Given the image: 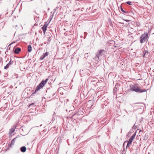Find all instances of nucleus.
I'll list each match as a JSON object with an SVG mask.
<instances>
[{
  "label": "nucleus",
  "mask_w": 154,
  "mask_h": 154,
  "mask_svg": "<svg viewBox=\"0 0 154 154\" xmlns=\"http://www.w3.org/2000/svg\"><path fill=\"white\" fill-rule=\"evenodd\" d=\"M141 131V130H140V131H139V132H140Z\"/></svg>",
  "instance_id": "obj_19"
},
{
  "label": "nucleus",
  "mask_w": 154,
  "mask_h": 154,
  "mask_svg": "<svg viewBox=\"0 0 154 154\" xmlns=\"http://www.w3.org/2000/svg\"><path fill=\"white\" fill-rule=\"evenodd\" d=\"M48 25V23L47 22H45V24L42 28V29L43 31L44 34H45V33L46 31L47 30V28Z\"/></svg>",
  "instance_id": "obj_5"
},
{
  "label": "nucleus",
  "mask_w": 154,
  "mask_h": 154,
  "mask_svg": "<svg viewBox=\"0 0 154 154\" xmlns=\"http://www.w3.org/2000/svg\"><path fill=\"white\" fill-rule=\"evenodd\" d=\"M9 65H10V63H8L4 67V68L5 69H8L9 66Z\"/></svg>",
  "instance_id": "obj_10"
},
{
  "label": "nucleus",
  "mask_w": 154,
  "mask_h": 154,
  "mask_svg": "<svg viewBox=\"0 0 154 154\" xmlns=\"http://www.w3.org/2000/svg\"><path fill=\"white\" fill-rule=\"evenodd\" d=\"M48 79H46L45 80L42 81L38 85L35 90V92L32 94H35L37 91H38L39 89L43 88V87L45 85Z\"/></svg>",
  "instance_id": "obj_1"
},
{
  "label": "nucleus",
  "mask_w": 154,
  "mask_h": 154,
  "mask_svg": "<svg viewBox=\"0 0 154 154\" xmlns=\"http://www.w3.org/2000/svg\"><path fill=\"white\" fill-rule=\"evenodd\" d=\"M15 131V130L14 128H12L10 130V133L12 134Z\"/></svg>",
  "instance_id": "obj_11"
},
{
  "label": "nucleus",
  "mask_w": 154,
  "mask_h": 154,
  "mask_svg": "<svg viewBox=\"0 0 154 154\" xmlns=\"http://www.w3.org/2000/svg\"><path fill=\"white\" fill-rule=\"evenodd\" d=\"M126 3L127 4L130 5H133L132 2H131L128 1Z\"/></svg>",
  "instance_id": "obj_12"
},
{
  "label": "nucleus",
  "mask_w": 154,
  "mask_h": 154,
  "mask_svg": "<svg viewBox=\"0 0 154 154\" xmlns=\"http://www.w3.org/2000/svg\"><path fill=\"white\" fill-rule=\"evenodd\" d=\"M131 89L132 91L137 92H143L146 91V90L141 89L140 88L138 87L137 85L132 86L131 88Z\"/></svg>",
  "instance_id": "obj_2"
},
{
  "label": "nucleus",
  "mask_w": 154,
  "mask_h": 154,
  "mask_svg": "<svg viewBox=\"0 0 154 154\" xmlns=\"http://www.w3.org/2000/svg\"><path fill=\"white\" fill-rule=\"evenodd\" d=\"M125 20L126 21H127V22H128V21H130V20Z\"/></svg>",
  "instance_id": "obj_18"
},
{
  "label": "nucleus",
  "mask_w": 154,
  "mask_h": 154,
  "mask_svg": "<svg viewBox=\"0 0 154 154\" xmlns=\"http://www.w3.org/2000/svg\"><path fill=\"white\" fill-rule=\"evenodd\" d=\"M104 51V50H100L99 51V54H101L102 53L103 51Z\"/></svg>",
  "instance_id": "obj_13"
},
{
  "label": "nucleus",
  "mask_w": 154,
  "mask_h": 154,
  "mask_svg": "<svg viewBox=\"0 0 154 154\" xmlns=\"http://www.w3.org/2000/svg\"><path fill=\"white\" fill-rule=\"evenodd\" d=\"M15 138L13 139L12 141H11V143H14L15 142Z\"/></svg>",
  "instance_id": "obj_15"
},
{
  "label": "nucleus",
  "mask_w": 154,
  "mask_h": 154,
  "mask_svg": "<svg viewBox=\"0 0 154 154\" xmlns=\"http://www.w3.org/2000/svg\"><path fill=\"white\" fill-rule=\"evenodd\" d=\"M21 151L22 152H24L26 151V148L24 146H22L20 148Z\"/></svg>",
  "instance_id": "obj_8"
},
{
  "label": "nucleus",
  "mask_w": 154,
  "mask_h": 154,
  "mask_svg": "<svg viewBox=\"0 0 154 154\" xmlns=\"http://www.w3.org/2000/svg\"><path fill=\"white\" fill-rule=\"evenodd\" d=\"M48 54V52H46L45 53H44L43 54V55L41 56L40 57V59L41 60H42L46 56H47Z\"/></svg>",
  "instance_id": "obj_6"
},
{
  "label": "nucleus",
  "mask_w": 154,
  "mask_h": 154,
  "mask_svg": "<svg viewBox=\"0 0 154 154\" xmlns=\"http://www.w3.org/2000/svg\"><path fill=\"white\" fill-rule=\"evenodd\" d=\"M148 37V34L147 32L144 33L141 35L140 38V42L141 43L144 42L146 41Z\"/></svg>",
  "instance_id": "obj_3"
},
{
  "label": "nucleus",
  "mask_w": 154,
  "mask_h": 154,
  "mask_svg": "<svg viewBox=\"0 0 154 154\" xmlns=\"http://www.w3.org/2000/svg\"><path fill=\"white\" fill-rule=\"evenodd\" d=\"M21 49L20 48H17L15 49L14 52L16 54H18L21 51Z\"/></svg>",
  "instance_id": "obj_7"
},
{
  "label": "nucleus",
  "mask_w": 154,
  "mask_h": 154,
  "mask_svg": "<svg viewBox=\"0 0 154 154\" xmlns=\"http://www.w3.org/2000/svg\"><path fill=\"white\" fill-rule=\"evenodd\" d=\"M136 135V134H134L129 139V141L128 143L127 147H129L131 144L133 140L135 138Z\"/></svg>",
  "instance_id": "obj_4"
},
{
  "label": "nucleus",
  "mask_w": 154,
  "mask_h": 154,
  "mask_svg": "<svg viewBox=\"0 0 154 154\" xmlns=\"http://www.w3.org/2000/svg\"><path fill=\"white\" fill-rule=\"evenodd\" d=\"M121 11L125 13V11H124L122 8H121Z\"/></svg>",
  "instance_id": "obj_16"
},
{
  "label": "nucleus",
  "mask_w": 154,
  "mask_h": 154,
  "mask_svg": "<svg viewBox=\"0 0 154 154\" xmlns=\"http://www.w3.org/2000/svg\"><path fill=\"white\" fill-rule=\"evenodd\" d=\"M148 51H146L145 52V53L144 54V55H143L144 57L145 56V55L146 54H148Z\"/></svg>",
  "instance_id": "obj_14"
},
{
  "label": "nucleus",
  "mask_w": 154,
  "mask_h": 154,
  "mask_svg": "<svg viewBox=\"0 0 154 154\" xmlns=\"http://www.w3.org/2000/svg\"><path fill=\"white\" fill-rule=\"evenodd\" d=\"M34 104V103H31V104H30L29 105V107H30V106H31L32 105Z\"/></svg>",
  "instance_id": "obj_17"
},
{
  "label": "nucleus",
  "mask_w": 154,
  "mask_h": 154,
  "mask_svg": "<svg viewBox=\"0 0 154 154\" xmlns=\"http://www.w3.org/2000/svg\"><path fill=\"white\" fill-rule=\"evenodd\" d=\"M32 50V48L31 45H29L28 47V51L29 52H31Z\"/></svg>",
  "instance_id": "obj_9"
}]
</instances>
